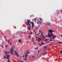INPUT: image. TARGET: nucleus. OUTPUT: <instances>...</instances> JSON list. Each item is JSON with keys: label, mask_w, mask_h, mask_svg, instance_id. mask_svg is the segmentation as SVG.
<instances>
[{"label": "nucleus", "mask_w": 62, "mask_h": 62, "mask_svg": "<svg viewBox=\"0 0 62 62\" xmlns=\"http://www.w3.org/2000/svg\"><path fill=\"white\" fill-rule=\"evenodd\" d=\"M6 54H8V52L7 51H6L5 52Z\"/></svg>", "instance_id": "nucleus-26"}, {"label": "nucleus", "mask_w": 62, "mask_h": 62, "mask_svg": "<svg viewBox=\"0 0 62 62\" xmlns=\"http://www.w3.org/2000/svg\"><path fill=\"white\" fill-rule=\"evenodd\" d=\"M42 55H44V54H45V53L44 52L42 54Z\"/></svg>", "instance_id": "nucleus-12"}, {"label": "nucleus", "mask_w": 62, "mask_h": 62, "mask_svg": "<svg viewBox=\"0 0 62 62\" xmlns=\"http://www.w3.org/2000/svg\"><path fill=\"white\" fill-rule=\"evenodd\" d=\"M27 54H25V56H27Z\"/></svg>", "instance_id": "nucleus-50"}, {"label": "nucleus", "mask_w": 62, "mask_h": 62, "mask_svg": "<svg viewBox=\"0 0 62 62\" xmlns=\"http://www.w3.org/2000/svg\"><path fill=\"white\" fill-rule=\"evenodd\" d=\"M25 57L24 58H27V56H25Z\"/></svg>", "instance_id": "nucleus-37"}, {"label": "nucleus", "mask_w": 62, "mask_h": 62, "mask_svg": "<svg viewBox=\"0 0 62 62\" xmlns=\"http://www.w3.org/2000/svg\"><path fill=\"white\" fill-rule=\"evenodd\" d=\"M61 37H62V35H61Z\"/></svg>", "instance_id": "nucleus-64"}, {"label": "nucleus", "mask_w": 62, "mask_h": 62, "mask_svg": "<svg viewBox=\"0 0 62 62\" xmlns=\"http://www.w3.org/2000/svg\"><path fill=\"white\" fill-rule=\"evenodd\" d=\"M9 41H10V39H9L8 41V43H9Z\"/></svg>", "instance_id": "nucleus-29"}, {"label": "nucleus", "mask_w": 62, "mask_h": 62, "mask_svg": "<svg viewBox=\"0 0 62 62\" xmlns=\"http://www.w3.org/2000/svg\"><path fill=\"white\" fill-rule=\"evenodd\" d=\"M35 43H36V42H35L33 44H35Z\"/></svg>", "instance_id": "nucleus-63"}, {"label": "nucleus", "mask_w": 62, "mask_h": 62, "mask_svg": "<svg viewBox=\"0 0 62 62\" xmlns=\"http://www.w3.org/2000/svg\"><path fill=\"white\" fill-rule=\"evenodd\" d=\"M58 43H60V44H62V42H58Z\"/></svg>", "instance_id": "nucleus-14"}, {"label": "nucleus", "mask_w": 62, "mask_h": 62, "mask_svg": "<svg viewBox=\"0 0 62 62\" xmlns=\"http://www.w3.org/2000/svg\"><path fill=\"white\" fill-rule=\"evenodd\" d=\"M39 45L40 46H41V45L40 44H39Z\"/></svg>", "instance_id": "nucleus-38"}, {"label": "nucleus", "mask_w": 62, "mask_h": 62, "mask_svg": "<svg viewBox=\"0 0 62 62\" xmlns=\"http://www.w3.org/2000/svg\"><path fill=\"white\" fill-rule=\"evenodd\" d=\"M1 47H2V48H4V47H3V46H1Z\"/></svg>", "instance_id": "nucleus-42"}, {"label": "nucleus", "mask_w": 62, "mask_h": 62, "mask_svg": "<svg viewBox=\"0 0 62 62\" xmlns=\"http://www.w3.org/2000/svg\"><path fill=\"white\" fill-rule=\"evenodd\" d=\"M14 51L15 53H16L15 55H16L17 54H18V53H17V52H16V51H15V49H14Z\"/></svg>", "instance_id": "nucleus-4"}, {"label": "nucleus", "mask_w": 62, "mask_h": 62, "mask_svg": "<svg viewBox=\"0 0 62 62\" xmlns=\"http://www.w3.org/2000/svg\"><path fill=\"white\" fill-rule=\"evenodd\" d=\"M24 58H24V54H23V55L22 56Z\"/></svg>", "instance_id": "nucleus-25"}, {"label": "nucleus", "mask_w": 62, "mask_h": 62, "mask_svg": "<svg viewBox=\"0 0 62 62\" xmlns=\"http://www.w3.org/2000/svg\"><path fill=\"white\" fill-rule=\"evenodd\" d=\"M17 54L18 57H19V56H18V53H17V54Z\"/></svg>", "instance_id": "nucleus-41"}, {"label": "nucleus", "mask_w": 62, "mask_h": 62, "mask_svg": "<svg viewBox=\"0 0 62 62\" xmlns=\"http://www.w3.org/2000/svg\"><path fill=\"white\" fill-rule=\"evenodd\" d=\"M31 34H33V32H31L30 33Z\"/></svg>", "instance_id": "nucleus-43"}, {"label": "nucleus", "mask_w": 62, "mask_h": 62, "mask_svg": "<svg viewBox=\"0 0 62 62\" xmlns=\"http://www.w3.org/2000/svg\"><path fill=\"white\" fill-rule=\"evenodd\" d=\"M48 31H49V32L48 33V36H46L45 38H47L48 37L50 38V37H51V35H53L54 34H53V32H55V30L54 31L52 30H50Z\"/></svg>", "instance_id": "nucleus-1"}, {"label": "nucleus", "mask_w": 62, "mask_h": 62, "mask_svg": "<svg viewBox=\"0 0 62 62\" xmlns=\"http://www.w3.org/2000/svg\"><path fill=\"white\" fill-rule=\"evenodd\" d=\"M26 23L27 24H29V22H26Z\"/></svg>", "instance_id": "nucleus-16"}, {"label": "nucleus", "mask_w": 62, "mask_h": 62, "mask_svg": "<svg viewBox=\"0 0 62 62\" xmlns=\"http://www.w3.org/2000/svg\"><path fill=\"white\" fill-rule=\"evenodd\" d=\"M18 41L20 43H21V42H22V41H21V39H19L18 40Z\"/></svg>", "instance_id": "nucleus-6"}, {"label": "nucleus", "mask_w": 62, "mask_h": 62, "mask_svg": "<svg viewBox=\"0 0 62 62\" xmlns=\"http://www.w3.org/2000/svg\"><path fill=\"white\" fill-rule=\"evenodd\" d=\"M29 39H31V37H29Z\"/></svg>", "instance_id": "nucleus-46"}, {"label": "nucleus", "mask_w": 62, "mask_h": 62, "mask_svg": "<svg viewBox=\"0 0 62 62\" xmlns=\"http://www.w3.org/2000/svg\"><path fill=\"white\" fill-rule=\"evenodd\" d=\"M5 40H6V41H8V39H6Z\"/></svg>", "instance_id": "nucleus-35"}, {"label": "nucleus", "mask_w": 62, "mask_h": 62, "mask_svg": "<svg viewBox=\"0 0 62 62\" xmlns=\"http://www.w3.org/2000/svg\"><path fill=\"white\" fill-rule=\"evenodd\" d=\"M10 53V52H9L8 53V54H9V53Z\"/></svg>", "instance_id": "nucleus-57"}, {"label": "nucleus", "mask_w": 62, "mask_h": 62, "mask_svg": "<svg viewBox=\"0 0 62 62\" xmlns=\"http://www.w3.org/2000/svg\"><path fill=\"white\" fill-rule=\"evenodd\" d=\"M39 19H40V21H41V22L42 21V20H43L42 19H41L40 18H39Z\"/></svg>", "instance_id": "nucleus-9"}, {"label": "nucleus", "mask_w": 62, "mask_h": 62, "mask_svg": "<svg viewBox=\"0 0 62 62\" xmlns=\"http://www.w3.org/2000/svg\"><path fill=\"white\" fill-rule=\"evenodd\" d=\"M4 38L5 39H6V36H4Z\"/></svg>", "instance_id": "nucleus-39"}, {"label": "nucleus", "mask_w": 62, "mask_h": 62, "mask_svg": "<svg viewBox=\"0 0 62 62\" xmlns=\"http://www.w3.org/2000/svg\"><path fill=\"white\" fill-rule=\"evenodd\" d=\"M38 41H40V39H38Z\"/></svg>", "instance_id": "nucleus-32"}, {"label": "nucleus", "mask_w": 62, "mask_h": 62, "mask_svg": "<svg viewBox=\"0 0 62 62\" xmlns=\"http://www.w3.org/2000/svg\"><path fill=\"white\" fill-rule=\"evenodd\" d=\"M44 48L45 50H46V49H47V47H46V46H44Z\"/></svg>", "instance_id": "nucleus-10"}, {"label": "nucleus", "mask_w": 62, "mask_h": 62, "mask_svg": "<svg viewBox=\"0 0 62 62\" xmlns=\"http://www.w3.org/2000/svg\"><path fill=\"white\" fill-rule=\"evenodd\" d=\"M28 50H27L26 51L27 52H28Z\"/></svg>", "instance_id": "nucleus-47"}, {"label": "nucleus", "mask_w": 62, "mask_h": 62, "mask_svg": "<svg viewBox=\"0 0 62 62\" xmlns=\"http://www.w3.org/2000/svg\"><path fill=\"white\" fill-rule=\"evenodd\" d=\"M21 62H24V61H22Z\"/></svg>", "instance_id": "nucleus-45"}, {"label": "nucleus", "mask_w": 62, "mask_h": 62, "mask_svg": "<svg viewBox=\"0 0 62 62\" xmlns=\"http://www.w3.org/2000/svg\"><path fill=\"white\" fill-rule=\"evenodd\" d=\"M32 23V27H34V23H33V22H31Z\"/></svg>", "instance_id": "nucleus-5"}, {"label": "nucleus", "mask_w": 62, "mask_h": 62, "mask_svg": "<svg viewBox=\"0 0 62 62\" xmlns=\"http://www.w3.org/2000/svg\"><path fill=\"white\" fill-rule=\"evenodd\" d=\"M29 37H31V36H30L29 35Z\"/></svg>", "instance_id": "nucleus-60"}, {"label": "nucleus", "mask_w": 62, "mask_h": 62, "mask_svg": "<svg viewBox=\"0 0 62 62\" xmlns=\"http://www.w3.org/2000/svg\"><path fill=\"white\" fill-rule=\"evenodd\" d=\"M28 22H30V20H29L28 21Z\"/></svg>", "instance_id": "nucleus-52"}, {"label": "nucleus", "mask_w": 62, "mask_h": 62, "mask_svg": "<svg viewBox=\"0 0 62 62\" xmlns=\"http://www.w3.org/2000/svg\"><path fill=\"white\" fill-rule=\"evenodd\" d=\"M10 54H12V53H10Z\"/></svg>", "instance_id": "nucleus-55"}, {"label": "nucleus", "mask_w": 62, "mask_h": 62, "mask_svg": "<svg viewBox=\"0 0 62 62\" xmlns=\"http://www.w3.org/2000/svg\"><path fill=\"white\" fill-rule=\"evenodd\" d=\"M38 21L39 22H40L39 21H38Z\"/></svg>", "instance_id": "nucleus-59"}, {"label": "nucleus", "mask_w": 62, "mask_h": 62, "mask_svg": "<svg viewBox=\"0 0 62 62\" xmlns=\"http://www.w3.org/2000/svg\"><path fill=\"white\" fill-rule=\"evenodd\" d=\"M19 33H20V32H18L17 33V34L18 33V34H19Z\"/></svg>", "instance_id": "nucleus-62"}, {"label": "nucleus", "mask_w": 62, "mask_h": 62, "mask_svg": "<svg viewBox=\"0 0 62 62\" xmlns=\"http://www.w3.org/2000/svg\"><path fill=\"white\" fill-rule=\"evenodd\" d=\"M30 52H29L28 53V54H30Z\"/></svg>", "instance_id": "nucleus-48"}, {"label": "nucleus", "mask_w": 62, "mask_h": 62, "mask_svg": "<svg viewBox=\"0 0 62 62\" xmlns=\"http://www.w3.org/2000/svg\"><path fill=\"white\" fill-rule=\"evenodd\" d=\"M47 43H49V42L48 41H47Z\"/></svg>", "instance_id": "nucleus-34"}, {"label": "nucleus", "mask_w": 62, "mask_h": 62, "mask_svg": "<svg viewBox=\"0 0 62 62\" xmlns=\"http://www.w3.org/2000/svg\"><path fill=\"white\" fill-rule=\"evenodd\" d=\"M32 39H33V40H34V39H33V38L32 37Z\"/></svg>", "instance_id": "nucleus-58"}, {"label": "nucleus", "mask_w": 62, "mask_h": 62, "mask_svg": "<svg viewBox=\"0 0 62 62\" xmlns=\"http://www.w3.org/2000/svg\"><path fill=\"white\" fill-rule=\"evenodd\" d=\"M53 39H55V38H54V37H53Z\"/></svg>", "instance_id": "nucleus-49"}, {"label": "nucleus", "mask_w": 62, "mask_h": 62, "mask_svg": "<svg viewBox=\"0 0 62 62\" xmlns=\"http://www.w3.org/2000/svg\"><path fill=\"white\" fill-rule=\"evenodd\" d=\"M40 26V25H39L37 27H39Z\"/></svg>", "instance_id": "nucleus-36"}, {"label": "nucleus", "mask_w": 62, "mask_h": 62, "mask_svg": "<svg viewBox=\"0 0 62 62\" xmlns=\"http://www.w3.org/2000/svg\"><path fill=\"white\" fill-rule=\"evenodd\" d=\"M38 48H39V47L36 48H35V49H38Z\"/></svg>", "instance_id": "nucleus-28"}, {"label": "nucleus", "mask_w": 62, "mask_h": 62, "mask_svg": "<svg viewBox=\"0 0 62 62\" xmlns=\"http://www.w3.org/2000/svg\"><path fill=\"white\" fill-rule=\"evenodd\" d=\"M43 38V37H40V38H38V39H42V38Z\"/></svg>", "instance_id": "nucleus-8"}, {"label": "nucleus", "mask_w": 62, "mask_h": 62, "mask_svg": "<svg viewBox=\"0 0 62 62\" xmlns=\"http://www.w3.org/2000/svg\"><path fill=\"white\" fill-rule=\"evenodd\" d=\"M17 33H18V32H16V35H17Z\"/></svg>", "instance_id": "nucleus-56"}, {"label": "nucleus", "mask_w": 62, "mask_h": 62, "mask_svg": "<svg viewBox=\"0 0 62 62\" xmlns=\"http://www.w3.org/2000/svg\"><path fill=\"white\" fill-rule=\"evenodd\" d=\"M11 58H13V56H12V57H11Z\"/></svg>", "instance_id": "nucleus-40"}, {"label": "nucleus", "mask_w": 62, "mask_h": 62, "mask_svg": "<svg viewBox=\"0 0 62 62\" xmlns=\"http://www.w3.org/2000/svg\"><path fill=\"white\" fill-rule=\"evenodd\" d=\"M31 28V27H27V29H28V30H31V29L30 28Z\"/></svg>", "instance_id": "nucleus-2"}, {"label": "nucleus", "mask_w": 62, "mask_h": 62, "mask_svg": "<svg viewBox=\"0 0 62 62\" xmlns=\"http://www.w3.org/2000/svg\"><path fill=\"white\" fill-rule=\"evenodd\" d=\"M60 53H61V54H62V51H60Z\"/></svg>", "instance_id": "nucleus-24"}, {"label": "nucleus", "mask_w": 62, "mask_h": 62, "mask_svg": "<svg viewBox=\"0 0 62 62\" xmlns=\"http://www.w3.org/2000/svg\"><path fill=\"white\" fill-rule=\"evenodd\" d=\"M12 54H13V55H14V54H13V52H12Z\"/></svg>", "instance_id": "nucleus-53"}, {"label": "nucleus", "mask_w": 62, "mask_h": 62, "mask_svg": "<svg viewBox=\"0 0 62 62\" xmlns=\"http://www.w3.org/2000/svg\"><path fill=\"white\" fill-rule=\"evenodd\" d=\"M53 37H54V38H56V36H54V35H53Z\"/></svg>", "instance_id": "nucleus-27"}, {"label": "nucleus", "mask_w": 62, "mask_h": 62, "mask_svg": "<svg viewBox=\"0 0 62 62\" xmlns=\"http://www.w3.org/2000/svg\"><path fill=\"white\" fill-rule=\"evenodd\" d=\"M41 35H43V33H41Z\"/></svg>", "instance_id": "nucleus-54"}, {"label": "nucleus", "mask_w": 62, "mask_h": 62, "mask_svg": "<svg viewBox=\"0 0 62 62\" xmlns=\"http://www.w3.org/2000/svg\"><path fill=\"white\" fill-rule=\"evenodd\" d=\"M40 23L41 24H42V23L41 22H40Z\"/></svg>", "instance_id": "nucleus-30"}, {"label": "nucleus", "mask_w": 62, "mask_h": 62, "mask_svg": "<svg viewBox=\"0 0 62 62\" xmlns=\"http://www.w3.org/2000/svg\"><path fill=\"white\" fill-rule=\"evenodd\" d=\"M41 45H43V42H41Z\"/></svg>", "instance_id": "nucleus-22"}, {"label": "nucleus", "mask_w": 62, "mask_h": 62, "mask_svg": "<svg viewBox=\"0 0 62 62\" xmlns=\"http://www.w3.org/2000/svg\"><path fill=\"white\" fill-rule=\"evenodd\" d=\"M28 22L29 23H30V21Z\"/></svg>", "instance_id": "nucleus-61"}, {"label": "nucleus", "mask_w": 62, "mask_h": 62, "mask_svg": "<svg viewBox=\"0 0 62 62\" xmlns=\"http://www.w3.org/2000/svg\"><path fill=\"white\" fill-rule=\"evenodd\" d=\"M41 31H40V30H39V32H40L39 33V34H38V35H39V34H40V33H41Z\"/></svg>", "instance_id": "nucleus-20"}, {"label": "nucleus", "mask_w": 62, "mask_h": 62, "mask_svg": "<svg viewBox=\"0 0 62 62\" xmlns=\"http://www.w3.org/2000/svg\"><path fill=\"white\" fill-rule=\"evenodd\" d=\"M6 54V55H7L9 57V56H10V55H8L7 54Z\"/></svg>", "instance_id": "nucleus-18"}, {"label": "nucleus", "mask_w": 62, "mask_h": 62, "mask_svg": "<svg viewBox=\"0 0 62 62\" xmlns=\"http://www.w3.org/2000/svg\"><path fill=\"white\" fill-rule=\"evenodd\" d=\"M49 24H46V25H47V26H48L49 25H50V24H51V23H50Z\"/></svg>", "instance_id": "nucleus-13"}, {"label": "nucleus", "mask_w": 62, "mask_h": 62, "mask_svg": "<svg viewBox=\"0 0 62 62\" xmlns=\"http://www.w3.org/2000/svg\"><path fill=\"white\" fill-rule=\"evenodd\" d=\"M23 60H27V58H26L25 59L23 58Z\"/></svg>", "instance_id": "nucleus-7"}, {"label": "nucleus", "mask_w": 62, "mask_h": 62, "mask_svg": "<svg viewBox=\"0 0 62 62\" xmlns=\"http://www.w3.org/2000/svg\"><path fill=\"white\" fill-rule=\"evenodd\" d=\"M45 41H48V40L47 39H45Z\"/></svg>", "instance_id": "nucleus-15"}, {"label": "nucleus", "mask_w": 62, "mask_h": 62, "mask_svg": "<svg viewBox=\"0 0 62 62\" xmlns=\"http://www.w3.org/2000/svg\"><path fill=\"white\" fill-rule=\"evenodd\" d=\"M8 62H10V60H9V59H8Z\"/></svg>", "instance_id": "nucleus-33"}, {"label": "nucleus", "mask_w": 62, "mask_h": 62, "mask_svg": "<svg viewBox=\"0 0 62 62\" xmlns=\"http://www.w3.org/2000/svg\"><path fill=\"white\" fill-rule=\"evenodd\" d=\"M32 57H33V58H34V56H32Z\"/></svg>", "instance_id": "nucleus-51"}, {"label": "nucleus", "mask_w": 62, "mask_h": 62, "mask_svg": "<svg viewBox=\"0 0 62 62\" xmlns=\"http://www.w3.org/2000/svg\"><path fill=\"white\" fill-rule=\"evenodd\" d=\"M53 41V40H52V39H50V41Z\"/></svg>", "instance_id": "nucleus-23"}, {"label": "nucleus", "mask_w": 62, "mask_h": 62, "mask_svg": "<svg viewBox=\"0 0 62 62\" xmlns=\"http://www.w3.org/2000/svg\"><path fill=\"white\" fill-rule=\"evenodd\" d=\"M3 57L4 58H7V57H6V56H4Z\"/></svg>", "instance_id": "nucleus-19"}, {"label": "nucleus", "mask_w": 62, "mask_h": 62, "mask_svg": "<svg viewBox=\"0 0 62 62\" xmlns=\"http://www.w3.org/2000/svg\"><path fill=\"white\" fill-rule=\"evenodd\" d=\"M29 26L28 27H31V24H29Z\"/></svg>", "instance_id": "nucleus-21"}, {"label": "nucleus", "mask_w": 62, "mask_h": 62, "mask_svg": "<svg viewBox=\"0 0 62 62\" xmlns=\"http://www.w3.org/2000/svg\"><path fill=\"white\" fill-rule=\"evenodd\" d=\"M7 58V59H8V60L9 59V57L8 56H7V58Z\"/></svg>", "instance_id": "nucleus-11"}, {"label": "nucleus", "mask_w": 62, "mask_h": 62, "mask_svg": "<svg viewBox=\"0 0 62 62\" xmlns=\"http://www.w3.org/2000/svg\"><path fill=\"white\" fill-rule=\"evenodd\" d=\"M12 51H13V48H12V49H11L10 50V53H11V52L12 53Z\"/></svg>", "instance_id": "nucleus-3"}, {"label": "nucleus", "mask_w": 62, "mask_h": 62, "mask_svg": "<svg viewBox=\"0 0 62 62\" xmlns=\"http://www.w3.org/2000/svg\"><path fill=\"white\" fill-rule=\"evenodd\" d=\"M34 20H35L36 21V20H37V19H36V18H34Z\"/></svg>", "instance_id": "nucleus-44"}, {"label": "nucleus", "mask_w": 62, "mask_h": 62, "mask_svg": "<svg viewBox=\"0 0 62 62\" xmlns=\"http://www.w3.org/2000/svg\"><path fill=\"white\" fill-rule=\"evenodd\" d=\"M8 47V45H5V47L6 48V47Z\"/></svg>", "instance_id": "nucleus-17"}, {"label": "nucleus", "mask_w": 62, "mask_h": 62, "mask_svg": "<svg viewBox=\"0 0 62 62\" xmlns=\"http://www.w3.org/2000/svg\"><path fill=\"white\" fill-rule=\"evenodd\" d=\"M38 53H39V50H38Z\"/></svg>", "instance_id": "nucleus-31"}]
</instances>
